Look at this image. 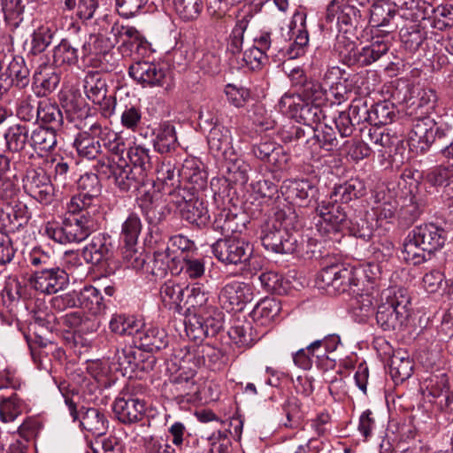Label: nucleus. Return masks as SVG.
I'll return each mask as SVG.
<instances>
[{
    "mask_svg": "<svg viewBox=\"0 0 453 453\" xmlns=\"http://www.w3.org/2000/svg\"><path fill=\"white\" fill-rule=\"evenodd\" d=\"M107 424L104 414L96 408L87 409L81 420L82 428L96 436L105 434Z\"/></svg>",
    "mask_w": 453,
    "mask_h": 453,
    "instance_id": "obj_37",
    "label": "nucleus"
},
{
    "mask_svg": "<svg viewBox=\"0 0 453 453\" xmlns=\"http://www.w3.org/2000/svg\"><path fill=\"white\" fill-rule=\"evenodd\" d=\"M185 330L193 340H203L215 336L224 325V314L218 308L211 306L200 310V312L187 314Z\"/></svg>",
    "mask_w": 453,
    "mask_h": 453,
    "instance_id": "obj_4",
    "label": "nucleus"
},
{
    "mask_svg": "<svg viewBox=\"0 0 453 453\" xmlns=\"http://www.w3.org/2000/svg\"><path fill=\"white\" fill-rule=\"evenodd\" d=\"M29 142L35 150L48 152L57 144L56 129L37 127L31 132Z\"/></svg>",
    "mask_w": 453,
    "mask_h": 453,
    "instance_id": "obj_35",
    "label": "nucleus"
},
{
    "mask_svg": "<svg viewBox=\"0 0 453 453\" xmlns=\"http://www.w3.org/2000/svg\"><path fill=\"white\" fill-rule=\"evenodd\" d=\"M127 157L134 165V170L146 176L147 171L151 168L150 150L141 145H134L128 149Z\"/></svg>",
    "mask_w": 453,
    "mask_h": 453,
    "instance_id": "obj_50",
    "label": "nucleus"
},
{
    "mask_svg": "<svg viewBox=\"0 0 453 453\" xmlns=\"http://www.w3.org/2000/svg\"><path fill=\"white\" fill-rule=\"evenodd\" d=\"M96 137H100V135H94L91 131L90 134L84 132L78 134L73 142V146L81 157L88 159L96 158L101 150L99 140Z\"/></svg>",
    "mask_w": 453,
    "mask_h": 453,
    "instance_id": "obj_39",
    "label": "nucleus"
},
{
    "mask_svg": "<svg viewBox=\"0 0 453 453\" xmlns=\"http://www.w3.org/2000/svg\"><path fill=\"white\" fill-rule=\"evenodd\" d=\"M188 291L186 304L188 307V314L200 312V310L212 305L209 303V292L205 289L202 284H193L190 287H187Z\"/></svg>",
    "mask_w": 453,
    "mask_h": 453,
    "instance_id": "obj_40",
    "label": "nucleus"
},
{
    "mask_svg": "<svg viewBox=\"0 0 453 453\" xmlns=\"http://www.w3.org/2000/svg\"><path fill=\"white\" fill-rule=\"evenodd\" d=\"M280 303L273 298L260 301L253 309L251 315L255 321L261 325L271 322L280 312Z\"/></svg>",
    "mask_w": 453,
    "mask_h": 453,
    "instance_id": "obj_44",
    "label": "nucleus"
},
{
    "mask_svg": "<svg viewBox=\"0 0 453 453\" xmlns=\"http://www.w3.org/2000/svg\"><path fill=\"white\" fill-rule=\"evenodd\" d=\"M52 58L55 66L73 65L79 59L78 48L64 39L54 48Z\"/></svg>",
    "mask_w": 453,
    "mask_h": 453,
    "instance_id": "obj_41",
    "label": "nucleus"
},
{
    "mask_svg": "<svg viewBox=\"0 0 453 453\" xmlns=\"http://www.w3.org/2000/svg\"><path fill=\"white\" fill-rule=\"evenodd\" d=\"M397 209L396 202L391 198H380V194L375 196V204L372 210L376 219V225L382 226L383 222L389 223L395 215Z\"/></svg>",
    "mask_w": 453,
    "mask_h": 453,
    "instance_id": "obj_45",
    "label": "nucleus"
},
{
    "mask_svg": "<svg viewBox=\"0 0 453 453\" xmlns=\"http://www.w3.org/2000/svg\"><path fill=\"white\" fill-rule=\"evenodd\" d=\"M253 297L252 286L238 280L226 283L219 294V301L222 308L227 311L242 310L246 303L253 300Z\"/></svg>",
    "mask_w": 453,
    "mask_h": 453,
    "instance_id": "obj_14",
    "label": "nucleus"
},
{
    "mask_svg": "<svg viewBox=\"0 0 453 453\" xmlns=\"http://www.w3.org/2000/svg\"><path fill=\"white\" fill-rule=\"evenodd\" d=\"M24 191L42 204H50L55 196V188L43 168H29L22 179Z\"/></svg>",
    "mask_w": 453,
    "mask_h": 453,
    "instance_id": "obj_11",
    "label": "nucleus"
},
{
    "mask_svg": "<svg viewBox=\"0 0 453 453\" xmlns=\"http://www.w3.org/2000/svg\"><path fill=\"white\" fill-rule=\"evenodd\" d=\"M184 359L178 368L173 362L168 364L170 372L169 389L173 396L187 403L194 402L199 398L200 384L197 380L196 371L186 365Z\"/></svg>",
    "mask_w": 453,
    "mask_h": 453,
    "instance_id": "obj_5",
    "label": "nucleus"
},
{
    "mask_svg": "<svg viewBox=\"0 0 453 453\" xmlns=\"http://www.w3.org/2000/svg\"><path fill=\"white\" fill-rule=\"evenodd\" d=\"M30 219L28 208L24 203H18L3 211L0 215V223L6 232H17L27 226Z\"/></svg>",
    "mask_w": 453,
    "mask_h": 453,
    "instance_id": "obj_23",
    "label": "nucleus"
},
{
    "mask_svg": "<svg viewBox=\"0 0 453 453\" xmlns=\"http://www.w3.org/2000/svg\"><path fill=\"white\" fill-rule=\"evenodd\" d=\"M176 13L183 20L196 19L202 11V0H173Z\"/></svg>",
    "mask_w": 453,
    "mask_h": 453,
    "instance_id": "obj_60",
    "label": "nucleus"
},
{
    "mask_svg": "<svg viewBox=\"0 0 453 453\" xmlns=\"http://www.w3.org/2000/svg\"><path fill=\"white\" fill-rule=\"evenodd\" d=\"M113 246L109 237L103 234L94 236L91 242L84 250L85 259L93 264L100 265L112 257Z\"/></svg>",
    "mask_w": 453,
    "mask_h": 453,
    "instance_id": "obj_21",
    "label": "nucleus"
},
{
    "mask_svg": "<svg viewBox=\"0 0 453 453\" xmlns=\"http://www.w3.org/2000/svg\"><path fill=\"white\" fill-rule=\"evenodd\" d=\"M225 157V165L232 180L244 184L248 180L250 165L234 151H229Z\"/></svg>",
    "mask_w": 453,
    "mask_h": 453,
    "instance_id": "obj_43",
    "label": "nucleus"
},
{
    "mask_svg": "<svg viewBox=\"0 0 453 453\" xmlns=\"http://www.w3.org/2000/svg\"><path fill=\"white\" fill-rule=\"evenodd\" d=\"M144 176L128 165L126 160H121V165L115 170L113 177L116 186L124 192L131 189H137L139 185L144 180Z\"/></svg>",
    "mask_w": 453,
    "mask_h": 453,
    "instance_id": "obj_24",
    "label": "nucleus"
},
{
    "mask_svg": "<svg viewBox=\"0 0 453 453\" xmlns=\"http://www.w3.org/2000/svg\"><path fill=\"white\" fill-rule=\"evenodd\" d=\"M296 104L302 101L323 106L328 100L326 89L316 81H306L297 95H292Z\"/></svg>",
    "mask_w": 453,
    "mask_h": 453,
    "instance_id": "obj_28",
    "label": "nucleus"
},
{
    "mask_svg": "<svg viewBox=\"0 0 453 453\" xmlns=\"http://www.w3.org/2000/svg\"><path fill=\"white\" fill-rule=\"evenodd\" d=\"M129 75L143 88L163 87L169 72L165 65L153 61H137L129 66Z\"/></svg>",
    "mask_w": 453,
    "mask_h": 453,
    "instance_id": "obj_12",
    "label": "nucleus"
},
{
    "mask_svg": "<svg viewBox=\"0 0 453 453\" xmlns=\"http://www.w3.org/2000/svg\"><path fill=\"white\" fill-rule=\"evenodd\" d=\"M212 226L214 230L220 232L226 237L241 233L242 228L245 227L237 215L232 213L228 209H222L215 215Z\"/></svg>",
    "mask_w": 453,
    "mask_h": 453,
    "instance_id": "obj_26",
    "label": "nucleus"
},
{
    "mask_svg": "<svg viewBox=\"0 0 453 453\" xmlns=\"http://www.w3.org/2000/svg\"><path fill=\"white\" fill-rule=\"evenodd\" d=\"M281 190L288 199L303 202L313 196L316 187L309 180H289L284 181Z\"/></svg>",
    "mask_w": 453,
    "mask_h": 453,
    "instance_id": "obj_29",
    "label": "nucleus"
},
{
    "mask_svg": "<svg viewBox=\"0 0 453 453\" xmlns=\"http://www.w3.org/2000/svg\"><path fill=\"white\" fill-rule=\"evenodd\" d=\"M229 337L240 346H250L256 338L252 334V326L249 321L236 320L228 330Z\"/></svg>",
    "mask_w": 453,
    "mask_h": 453,
    "instance_id": "obj_49",
    "label": "nucleus"
},
{
    "mask_svg": "<svg viewBox=\"0 0 453 453\" xmlns=\"http://www.w3.org/2000/svg\"><path fill=\"white\" fill-rule=\"evenodd\" d=\"M145 453H177L168 438L150 435L143 438Z\"/></svg>",
    "mask_w": 453,
    "mask_h": 453,
    "instance_id": "obj_63",
    "label": "nucleus"
},
{
    "mask_svg": "<svg viewBox=\"0 0 453 453\" xmlns=\"http://www.w3.org/2000/svg\"><path fill=\"white\" fill-rule=\"evenodd\" d=\"M74 215L77 216L73 219H65L61 226L48 222L44 226V234L50 239L61 244L84 241L97 227L96 213L84 210Z\"/></svg>",
    "mask_w": 453,
    "mask_h": 453,
    "instance_id": "obj_3",
    "label": "nucleus"
},
{
    "mask_svg": "<svg viewBox=\"0 0 453 453\" xmlns=\"http://www.w3.org/2000/svg\"><path fill=\"white\" fill-rule=\"evenodd\" d=\"M208 145L212 153L227 154L231 144V133L228 128L221 125H215L209 132Z\"/></svg>",
    "mask_w": 453,
    "mask_h": 453,
    "instance_id": "obj_36",
    "label": "nucleus"
},
{
    "mask_svg": "<svg viewBox=\"0 0 453 453\" xmlns=\"http://www.w3.org/2000/svg\"><path fill=\"white\" fill-rule=\"evenodd\" d=\"M394 15L395 10L390 4L379 1L372 5L369 22L372 27H385L389 23Z\"/></svg>",
    "mask_w": 453,
    "mask_h": 453,
    "instance_id": "obj_58",
    "label": "nucleus"
},
{
    "mask_svg": "<svg viewBox=\"0 0 453 453\" xmlns=\"http://www.w3.org/2000/svg\"><path fill=\"white\" fill-rule=\"evenodd\" d=\"M142 230V222L135 212H130L124 219L120 226L119 238L125 245L132 247L138 242Z\"/></svg>",
    "mask_w": 453,
    "mask_h": 453,
    "instance_id": "obj_33",
    "label": "nucleus"
},
{
    "mask_svg": "<svg viewBox=\"0 0 453 453\" xmlns=\"http://www.w3.org/2000/svg\"><path fill=\"white\" fill-rule=\"evenodd\" d=\"M26 261L35 268L48 269L55 266V257L42 247H34L27 254Z\"/></svg>",
    "mask_w": 453,
    "mask_h": 453,
    "instance_id": "obj_59",
    "label": "nucleus"
},
{
    "mask_svg": "<svg viewBox=\"0 0 453 453\" xmlns=\"http://www.w3.org/2000/svg\"><path fill=\"white\" fill-rule=\"evenodd\" d=\"M426 180L433 186H448L453 182V159L433 168Z\"/></svg>",
    "mask_w": 453,
    "mask_h": 453,
    "instance_id": "obj_57",
    "label": "nucleus"
},
{
    "mask_svg": "<svg viewBox=\"0 0 453 453\" xmlns=\"http://www.w3.org/2000/svg\"><path fill=\"white\" fill-rule=\"evenodd\" d=\"M305 21L306 15L303 13H297L294 16V27H291V29L293 30L295 39L294 42L289 44L285 53L289 59L297 58L306 52L309 44V34Z\"/></svg>",
    "mask_w": 453,
    "mask_h": 453,
    "instance_id": "obj_19",
    "label": "nucleus"
},
{
    "mask_svg": "<svg viewBox=\"0 0 453 453\" xmlns=\"http://www.w3.org/2000/svg\"><path fill=\"white\" fill-rule=\"evenodd\" d=\"M81 307L88 310L93 315L100 314L106 309V303L98 288L92 285L85 286L77 296Z\"/></svg>",
    "mask_w": 453,
    "mask_h": 453,
    "instance_id": "obj_27",
    "label": "nucleus"
},
{
    "mask_svg": "<svg viewBox=\"0 0 453 453\" xmlns=\"http://www.w3.org/2000/svg\"><path fill=\"white\" fill-rule=\"evenodd\" d=\"M240 55H242L241 67H247L252 71L259 69L267 60V55L254 46Z\"/></svg>",
    "mask_w": 453,
    "mask_h": 453,
    "instance_id": "obj_64",
    "label": "nucleus"
},
{
    "mask_svg": "<svg viewBox=\"0 0 453 453\" xmlns=\"http://www.w3.org/2000/svg\"><path fill=\"white\" fill-rule=\"evenodd\" d=\"M27 409V402L14 393L0 400V419L4 423L12 422Z\"/></svg>",
    "mask_w": 453,
    "mask_h": 453,
    "instance_id": "obj_30",
    "label": "nucleus"
},
{
    "mask_svg": "<svg viewBox=\"0 0 453 453\" xmlns=\"http://www.w3.org/2000/svg\"><path fill=\"white\" fill-rule=\"evenodd\" d=\"M390 372L394 379L403 381L412 373V362L404 357L395 355L390 363Z\"/></svg>",
    "mask_w": 453,
    "mask_h": 453,
    "instance_id": "obj_62",
    "label": "nucleus"
},
{
    "mask_svg": "<svg viewBox=\"0 0 453 453\" xmlns=\"http://www.w3.org/2000/svg\"><path fill=\"white\" fill-rule=\"evenodd\" d=\"M89 131L94 135H100L104 146L112 154V157L125 160L122 156L127 148L122 136L110 129H104L97 122L90 125Z\"/></svg>",
    "mask_w": 453,
    "mask_h": 453,
    "instance_id": "obj_22",
    "label": "nucleus"
},
{
    "mask_svg": "<svg viewBox=\"0 0 453 453\" xmlns=\"http://www.w3.org/2000/svg\"><path fill=\"white\" fill-rule=\"evenodd\" d=\"M180 211L183 219L199 227L210 221V214L205 202L197 197H191L180 203Z\"/></svg>",
    "mask_w": 453,
    "mask_h": 453,
    "instance_id": "obj_20",
    "label": "nucleus"
},
{
    "mask_svg": "<svg viewBox=\"0 0 453 453\" xmlns=\"http://www.w3.org/2000/svg\"><path fill=\"white\" fill-rule=\"evenodd\" d=\"M410 296L406 289L388 288L380 294V303L378 305L376 320L385 331L400 330L408 317Z\"/></svg>",
    "mask_w": 453,
    "mask_h": 453,
    "instance_id": "obj_2",
    "label": "nucleus"
},
{
    "mask_svg": "<svg viewBox=\"0 0 453 453\" xmlns=\"http://www.w3.org/2000/svg\"><path fill=\"white\" fill-rule=\"evenodd\" d=\"M358 290L359 288H356V293L349 296H353L351 307L355 314L363 319L373 312L374 292L358 293Z\"/></svg>",
    "mask_w": 453,
    "mask_h": 453,
    "instance_id": "obj_51",
    "label": "nucleus"
},
{
    "mask_svg": "<svg viewBox=\"0 0 453 453\" xmlns=\"http://www.w3.org/2000/svg\"><path fill=\"white\" fill-rule=\"evenodd\" d=\"M79 194L73 196L66 204L67 212L75 214L84 210L98 212L101 185L95 173H85L78 180Z\"/></svg>",
    "mask_w": 453,
    "mask_h": 453,
    "instance_id": "obj_8",
    "label": "nucleus"
},
{
    "mask_svg": "<svg viewBox=\"0 0 453 453\" xmlns=\"http://www.w3.org/2000/svg\"><path fill=\"white\" fill-rule=\"evenodd\" d=\"M5 74L10 79L11 83L17 87H26L29 82V70L25 65L23 58H13L8 65Z\"/></svg>",
    "mask_w": 453,
    "mask_h": 453,
    "instance_id": "obj_52",
    "label": "nucleus"
},
{
    "mask_svg": "<svg viewBox=\"0 0 453 453\" xmlns=\"http://www.w3.org/2000/svg\"><path fill=\"white\" fill-rule=\"evenodd\" d=\"M53 32L48 25H42L38 27L33 33L30 50L33 55L42 53L51 43Z\"/></svg>",
    "mask_w": 453,
    "mask_h": 453,
    "instance_id": "obj_55",
    "label": "nucleus"
},
{
    "mask_svg": "<svg viewBox=\"0 0 453 453\" xmlns=\"http://www.w3.org/2000/svg\"><path fill=\"white\" fill-rule=\"evenodd\" d=\"M153 141L155 150L164 154L171 152L177 147V136L173 126L164 123L155 131Z\"/></svg>",
    "mask_w": 453,
    "mask_h": 453,
    "instance_id": "obj_34",
    "label": "nucleus"
},
{
    "mask_svg": "<svg viewBox=\"0 0 453 453\" xmlns=\"http://www.w3.org/2000/svg\"><path fill=\"white\" fill-rule=\"evenodd\" d=\"M250 23L248 16L238 19L228 38L227 50L233 55H240L242 50L243 36Z\"/></svg>",
    "mask_w": 453,
    "mask_h": 453,
    "instance_id": "obj_54",
    "label": "nucleus"
},
{
    "mask_svg": "<svg viewBox=\"0 0 453 453\" xmlns=\"http://www.w3.org/2000/svg\"><path fill=\"white\" fill-rule=\"evenodd\" d=\"M365 185L359 180H350L335 186L330 195V200L335 203H347L363 196Z\"/></svg>",
    "mask_w": 453,
    "mask_h": 453,
    "instance_id": "obj_32",
    "label": "nucleus"
},
{
    "mask_svg": "<svg viewBox=\"0 0 453 453\" xmlns=\"http://www.w3.org/2000/svg\"><path fill=\"white\" fill-rule=\"evenodd\" d=\"M389 50L388 42L374 37L370 44L363 47L357 53V61L362 65H369L386 55Z\"/></svg>",
    "mask_w": 453,
    "mask_h": 453,
    "instance_id": "obj_31",
    "label": "nucleus"
},
{
    "mask_svg": "<svg viewBox=\"0 0 453 453\" xmlns=\"http://www.w3.org/2000/svg\"><path fill=\"white\" fill-rule=\"evenodd\" d=\"M83 90L88 99L94 104L103 101L108 92L106 80L98 72H88L83 80Z\"/></svg>",
    "mask_w": 453,
    "mask_h": 453,
    "instance_id": "obj_25",
    "label": "nucleus"
},
{
    "mask_svg": "<svg viewBox=\"0 0 453 453\" xmlns=\"http://www.w3.org/2000/svg\"><path fill=\"white\" fill-rule=\"evenodd\" d=\"M69 282L64 269L53 266L35 271L27 279L26 287L41 294L51 295L63 290Z\"/></svg>",
    "mask_w": 453,
    "mask_h": 453,
    "instance_id": "obj_9",
    "label": "nucleus"
},
{
    "mask_svg": "<svg viewBox=\"0 0 453 453\" xmlns=\"http://www.w3.org/2000/svg\"><path fill=\"white\" fill-rule=\"evenodd\" d=\"M280 111L288 113L297 122L308 127L318 124L323 117L322 106L302 101L296 104L293 96L285 95L279 103Z\"/></svg>",
    "mask_w": 453,
    "mask_h": 453,
    "instance_id": "obj_13",
    "label": "nucleus"
},
{
    "mask_svg": "<svg viewBox=\"0 0 453 453\" xmlns=\"http://www.w3.org/2000/svg\"><path fill=\"white\" fill-rule=\"evenodd\" d=\"M110 329L119 335H133L134 339L144 324L134 317L125 315H113L110 320Z\"/></svg>",
    "mask_w": 453,
    "mask_h": 453,
    "instance_id": "obj_38",
    "label": "nucleus"
},
{
    "mask_svg": "<svg viewBox=\"0 0 453 453\" xmlns=\"http://www.w3.org/2000/svg\"><path fill=\"white\" fill-rule=\"evenodd\" d=\"M136 347L146 352L158 351L168 345L166 332L157 326L142 327L134 340Z\"/></svg>",
    "mask_w": 453,
    "mask_h": 453,
    "instance_id": "obj_18",
    "label": "nucleus"
},
{
    "mask_svg": "<svg viewBox=\"0 0 453 453\" xmlns=\"http://www.w3.org/2000/svg\"><path fill=\"white\" fill-rule=\"evenodd\" d=\"M180 171V169H177L176 164L173 160H164L157 168V180L166 186L179 187L181 178Z\"/></svg>",
    "mask_w": 453,
    "mask_h": 453,
    "instance_id": "obj_56",
    "label": "nucleus"
},
{
    "mask_svg": "<svg viewBox=\"0 0 453 453\" xmlns=\"http://www.w3.org/2000/svg\"><path fill=\"white\" fill-rule=\"evenodd\" d=\"M36 116L42 122L50 125V127L54 129L61 127L63 123V116L59 108L46 100L38 103Z\"/></svg>",
    "mask_w": 453,
    "mask_h": 453,
    "instance_id": "obj_46",
    "label": "nucleus"
},
{
    "mask_svg": "<svg viewBox=\"0 0 453 453\" xmlns=\"http://www.w3.org/2000/svg\"><path fill=\"white\" fill-rule=\"evenodd\" d=\"M333 0L326 8V20L327 23L336 22V26L340 31L347 33L350 28L357 25L359 18V11L350 5L347 1H339L335 4L334 11L332 10Z\"/></svg>",
    "mask_w": 453,
    "mask_h": 453,
    "instance_id": "obj_17",
    "label": "nucleus"
},
{
    "mask_svg": "<svg viewBox=\"0 0 453 453\" xmlns=\"http://www.w3.org/2000/svg\"><path fill=\"white\" fill-rule=\"evenodd\" d=\"M4 137L11 151H20L28 142V128L26 125H13L8 128Z\"/></svg>",
    "mask_w": 453,
    "mask_h": 453,
    "instance_id": "obj_48",
    "label": "nucleus"
},
{
    "mask_svg": "<svg viewBox=\"0 0 453 453\" xmlns=\"http://www.w3.org/2000/svg\"><path fill=\"white\" fill-rule=\"evenodd\" d=\"M275 213L274 221L266 224L262 230L261 242L263 246L274 253H293L297 247V240L292 230L297 227L296 214L288 210Z\"/></svg>",
    "mask_w": 453,
    "mask_h": 453,
    "instance_id": "obj_1",
    "label": "nucleus"
},
{
    "mask_svg": "<svg viewBox=\"0 0 453 453\" xmlns=\"http://www.w3.org/2000/svg\"><path fill=\"white\" fill-rule=\"evenodd\" d=\"M410 142L413 146L418 145L421 150H426L434 140L432 127L424 121H418L410 133Z\"/></svg>",
    "mask_w": 453,
    "mask_h": 453,
    "instance_id": "obj_53",
    "label": "nucleus"
},
{
    "mask_svg": "<svg viewBox=\"0 0 453 453\" xmlns=\"http://www.w3.org/2000/svg\"><path fill=\"white\" fill-rule=\"evenodd\" d=\"M211 249L218 260L226 265L245 263L252 252L250 243L237 235L218 240Z\"/></svg>",
    "mask_w": 453,
    "mask_h": 453,
    "instance_id": "obj_10",
    "label": "nucleus"
},
{
    "mask_svg": "<svg viewBox=\"0 0 453 453\" xmlns=\"http://www.w3.org/2000/svg\"><path fill=\"white\" fill-rule=\"evenodd\" d=\"M403 258L411 264L419 265L426 260L427 250L415 241L414 235L410 233L402 250Z\"/></svg>",
    "mask_w": 453,
    "mask_h": 453,
    "instance_id": "obj_47",
    "label": "nucleus"
},
{
    "mask_svg": "<svg viewBox=\"0 0 453 453\" xmlns=\"http://www.w3.org/2000/svg\"><path fill=\"white\" fill-rule=\"evenodd\" d=\"M316 211L319 217L316 228L325 240H338L339 233L349 225L344 209L339 203L331 201H322L318 204Z\"/></svg>",
    "mask_w": 453,
    "mask_h": 453,
    "instance_id": "obj_6",
    "label": "nucleus"
},
{
    "mask_svg": "<svg viewBox=\"0 0 453 453\" xmlns=\"http://www.w3.org/2000/svg\"><path fill=\"white\" fill-rule=\"evenodd\" d=\"M180 272L188 279L201 278L205 272V265L202 259L182 255L180 257Z\"/></svg>",
    "mask_w": 453,
    "mask_h": 453,
    "instance_id": "obj_61",
    "label": "nucleus"
},
{
    "mask_svg": "<svg viewBox=\"0 0 453 453\" xmlns=\"http://www.w3.org/2000/svg\"><path fill=\"white\" fill-rule=\"evenodd\" d=\"M319 287L334 294H355L359 280L353 267L335 264L324 267L317 276Z\"/></svg>",
    "mask_w": 453,
    "mask_h": 453,
    "instance_id": "obj_7",
    "label": "nucleus"
},
{
    "mask_svg": "<svg viewBox=\"0 0 453 453\" xmlns=\"http://www.w3.org/2000/svg\"><path fill=\"white\" fill-rule=\"evenodd\" d=\"M411 233L414 235L415 241L427 250L428 257L441 250L447 240L446 231L433 223L415 226Z\"/></svg>",
    "mask_w": 453,
    "mask_h": 453,
    "instance_id": "obj_16",
    "label": "nucleus"
},
{
    "mask_svg": "<svg viewBox=\"0 0 453 453\" xmlns=\"http://www.w3.org/2000/svg\"><path fill=\"white\" fill-rule=\"evenodd\" d=\"M113 411L121 423L134 424L144 418L145 404L128 394H120L114 401Z\"/></svg>",
    "mask_w": 453,
    "mask_h": 453,
    "instance_id": "obj_15",
    "label": "nucleus"
},
{
    "mask_svg": "<svg viewBox=\"0 0 453 453\" xmlns=\"http://www.w3.org/2000/svg\"><path fill=\"white\" fill-rule=\"evenodd\" d=\"M184 296V288L173 280L165 281L160 288V298L165 307L179 310Z\"/></svg>",
    "mask_w": 453,
    "mask_h": 453,
    "instance_id": "obj_42",
    "label": "nucleus"
}]
</instances>
